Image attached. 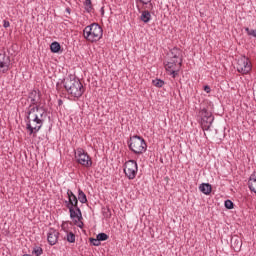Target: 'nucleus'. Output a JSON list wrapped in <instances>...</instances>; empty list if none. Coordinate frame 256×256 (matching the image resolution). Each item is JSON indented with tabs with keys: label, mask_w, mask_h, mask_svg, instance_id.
Returning <instances> with one entry per match:
<instances>
[{
	"label": "nucleus",
	"mask_w": 256,
	"mask_h": 256,
	"mask_svg": "<svg viewBox=\"0 0 256 256\" xmlns=\"http://www.w3.org/2000/svg\"><path fill=\"white\" fill-rule=\"evenodd\" d=\"M25 113V123L28 135L37 137V133L41 131V127H43V124L45 123V108L32 107L26 109Z\"/></svg>",
	"instance_id": "obj_1"
},
{
	"label": "nucleus",
	"mask_w": 256,
	"mask_h": 256,
	"mask_svg": "<svg viewBox=\"0 0 256 256\" xmlns=\"http://www.w3.org/2000/svg\"><path fill=\"white\" fill-rule=\"evenodd\" d=\"M68 200L65 201L67 209H69L70 219H73L74 225L83 229V214L81 208H79V200L77 196L71 190H67Z\"/></svg>",
	"instance_id": "obj_2"
},
{
	"label": "nucleus",
	"mask_w": 256,
	"mask_h": 256,
	"mask_svg": "<svg viewBox=\"0 0 256 256\" xmlns=\"http://www.w3.org/2000/svg\"><path fill=\"white\" fill-rule=\"evenodd\" d=\"M63 85L68 95H71V97H74V99L83 97V94L85 93V88L83 87V84L79 78L71 76L67 77L63 80Z\"/></svg>",
	"instance_id": "obj_3"
},
{
	"label": "nucleus",
	"mask_w": 256,
	"mask_h": 256,
	"mask_svg": "<svg viewBox=\"0 0 256 256\" xmlns=\"http://www.w3.org/2000/svg\"><path fill=\"white\" fill-rule=\"evenodd\" d=\"M83 37L89 43H97L103 39V28L98 23H92L84 28Z\"/></svg>",
	"instance_id": "obj_4"
},
{
	"label": "nucleus",
	"mask_w": 256,
	"mask_h": 256,
	"mask_svg": "<svg viewBox=\"0 0 256 256\" xmlns=\"http://www.w3.org/2000/svg\"><path fill=\"white\" fill-rule=\"evenodd\" d=\"M128 147L135 155H143L147 151V142L143 137L134 135L130 137Z\"/></svg>",
	"instance_id": "obj_5"
},
{
	"label": "nucleus",
	"mask_w": 256,
	"mask_h": 256,
	"mask_svg": "<svg viewBox=\"0 0 256 256\" xmlns=\"http://www.w3.org/2000/svg\"><path fill=\"white\" fill-rule=\"evenodd\" d=\"M75 159L78 165H81L82 167H85L86 169H91L93 167V159L85 151L83 148H77L75 151Z\"/></svg>",
	"instance_id": "obj_6"
},
{
	"label": "nucleus",
	"mask_w": 256,
	"mask_h": 256,
	"mask_svg": "<svg viewBox=\"0 0 256 256\" xmlns=\"http://www.w3.org/2000/svg\"><path fill=\"white\" fill-rule=\"evenodd\" d=\"M164 67L168 75H170L173 79H176L177 77H179V71H181V67H183V63L168 58L164 62Z\"/></svg>",
	"instance_id": "obj_7"
},
{
	"label": "nucleus",
	"mask_w": 256,
	"mask_h": 256,
	"mask_svg": "<svg viewBox=\"0 0 256 256\" xmlns=\"http://www.w3.org/2000/svg\"><path fill=\"white\" fill-rule=\"evenodd\" d=\"M199 117L201 118L200 124L203 131H209L213 125V121H215L213 113H211L206 108H203L199 111Z\"/></svg>",
	"instance_id": "obj_8"
},
{
	"label": "nucleus",
	"mask_w": 256,
	"mask_h": 256,
	"mask_svg": "<svg viewBox=\"0 0 256 256\" xmlns=\"http://www.w3.org/2000/svg\"><path fill=\"white\" fill-rule=\"evenodd\" d=\"M236 69L238 73H241V75H249V73H251V69H253V64L249 58L241 56L237 60Z\"/></svg>",
	"instance_id": "obj_9"
},
{
	"label": "nucleus",
	"mask_w": 256,
	"mask_h": 256,
	"mask_svg": "<svg viewBox=\"0 0 256 256\" xmlns=\"http://www.w3.org/2000/svg\"><path fill=\"white\" fill-rule=\"evenodd\" d=\"M139 171V166L137 165V161L128 160L124 164V175L130 181H133L135 177H137V173Z\"/></svg>",
	"instance_id": "obj_10"
},
{
	"label": "nucleus",
	"mask_w": 256,
	"mask_h": 256,
	"mask_svg": "<svg viewBox=\"0 0 256 256\" xmlns=\"http://www.w3.org/2000/svg\"><path fill=\"white\" fill-rule=\"evenodd\" d=\"M28 101L30 102V105L26 109H31L33 107L43 109V106H41V92H39V90H32L28 95Z\"/></svg>",
	"instance_id": "obj_11"
},
{
	"label": "nucleus",
	"mask_w": 256,
	"mask_h": 256,
	"mask_svg": "<svg viewBox=\"0 0 256 256\" xmlns=\"http://www.w3.org/2000/svg\"><path fill=\"white\" fill-rule=\"evenodd\" d=\"M11 69V58L5 53H0V73H7Z\"/></svg>",
	"instance_id": "obj_12"
},
{
	"label": "nucleus",
	"mask_w": 256,
	"mask_h": 256,
	"mask_svg": "<svg viewBox=\"0 0 256 256\" xmlns=\"http://www.w3.org/2000/svg\"><path fill=\"white\" fill-rule=\"evenodd\" d=\"M168 59H172V61H178V63H183V50L178 47L172 48L168 54Z\"/></svg>",
	"instance_id": "obj_13"
},
{
	"label": "nucleus",
	"mask_w": 256,
	"mask_h": 256,
	"mask_svg": "<svg viewBox=\"0 0 256 256\" xmlns=\"http://www.w3.org/2000/svg\"><path fill=\"white\" fill-rule=\"evenodd\" d=\"M47 241L49 245H57V242L59 241V231H57L55 228H49L47 233Z\"/></svg>",
	"instance_id": "obj_14"
},
{
	"label": "nucleus",
	"mask_w": 256,
	"mask_h": 256,
	"mask_svg": "<svg viewBox=\"0 0 256 256\" xmlns=\"http://www.w3.org/2000/svg\"><path fill=\"white\" fill-rule=\"evenodd\" d=\"M243 247V240L237 235L233 236L231 238V248L235 253H239L241 251V248Z\"/></svg>",
	"instance_id": "obj_15"
},
{
	"label": "nucleus",
	"mask_w": 256,
	"mask_h": 256,
	"mask_svg": "<svg viewBox=\"0 0 256 256\" xmlns=\"http://www.w3.org/2000/svg\"><path fill=\"white\" fill-rule=\"evenodd\" d=\"M248 188L252 193H256V171H254L249 177Z\"/></svg>",
	"instance_id": "obj_16"
},
{
	"label": "nucleus",
	"mask_w": 256,
	"mask_h": 256,
	"mask_svg": "<svg viewBox=\"0 0 256 256\" xmlns=\"http://www.w3.org/2000/svg\"><path fill=\"white\" fill-rule=\"evenodd\" d=\"M199 189L204 195H211V191H213V187L209 183L200 184Z\"/></svg>",
	"instance_id": "obj_17"
},
{
	"label": "nucleus",
	"mask_w": 256,
	"mask_h": 256,
	"mask_svg": "<svg viewBox=\"0 0 256 256\" xmlns=\"http://www.w3.org/2000/svg\"><path fill=\"white\" fill-rule=\"evenodd\" d=\"M140 21L143 23H149V21H151V12H149V10L142 11Z\"/></svg>",
	"instance_id": "obj_18"
},
{
	"label": "nucleus",
	"mask_w": 256,
	"mask_h": 256,
	"mask_svg": "<svg viewBox=\"0 0 256 256\" xmlns=\"http://www.w3.org/2000/svg\"><path fill=\"white\" fill-rule=\"evenodd\" d=\"M78 201H80L82 204L87 203V195L85 192H83V190H81V188L78 189Z\"/></svg>",
	"instance_id": "obj_19"
},
{
	"label": "nucleus",
	"mask_w": 256,
	"mask_h": 256,
	"mask_svg": "<svg viewBox=\"0 0 256 256\" xmlns=\"http://www.w3.org/2000/svg\"><path fill=\"white\" fill-rule=\"evenodd\" d=\"M50 50L52 53H59V51H61V44H59V42H53L50 45Z\"/></svg>",
	"instance_id": "obj_20"
},
{
	"label": "nucleus",
	"mask_w": 256,
	"mask_h": 256,
	"mask_svg": "<svg viewBox=\"0 0 256 256\" xmlns=\"http://www.w3.org/2000/svg\"><path fill=\"white\" fill-rule=\"evenodd\" d=\"M84 9L87 13H91V11H93V4L91 0H85Z\"/></svg>",
	"instance_id": "obj_21"
},
{
	"label": "nucleus",
	"mask_w": 256,
	"mask_h": 256,
	"mask_svg": "<svg viewBox=\"0 0 256 256\" xmlns=\"http://www.w3.org/2000/svg\"><path fill=\"white\" fill-rule=\"evenodd\" d=\"M152 84L154 85V87H158L159 89H161V87H163V85H165V81H163L161 79H155L152 81Z\"/></svg>",
	"instance_id": "obj_22"
},
{
	"label": "nucleus",
	"mask_w": 256,
	"mask_h": 256,
	"mask_svg": "<svg viewBox=\"0 0 256 256\" xmlns=\"http://www.w3.org/2000/svg\"><path fill=\"white\" fill-rule=\"evenodd\" d=\"M67 236H66V240L68 241V243H75V234L73 232H66Z\"/></svg>",
	"instance_id": "obj_23"
},
{
	"label": "nucleus",
	"mask_w": 256,
	"mask_h": 256,
	"mask_svg": "<svg viewBox=\"0 0 256 256\" xmlns=\"http://www.w3.org/2000/svg\"><path fill=\"white\" fill-rule=\"evenodd\" d=\"M32 253H33L35 256L43 255V248H41L40 246H36V247L33 248Z\"/></svg>",
	"instance_id": "obj_24"
},
{
	"label": "nucleus",
	"mask_w": 256,
	"mask_h": 256,
	"mask_svg": "<svg viewBox=\"0 0 256 256\" xmlns=\"http://www.w3.org/2000/svg\"><path fill=\"white\" fill-rule=\"evenodd\" d=\"M97 239L98 241H107V239H109V235H107L106 233H99L97 235Z\"/></svg>",
	"instance_id": "obj_25"
},
{
	"label": "nucleus",
	"mask_w": 256,
	"mask_h": 256,
	"mask_svg": "<svg viewBox=\"0 0 256 256\" xmlns=\"http://www.w3.org/2000/svg\"><path fill=\"white\" fill-rule=\"evenodd\" d=\"M141 5H149L150 9H153V0H138Z\"/></svg>",
	"instance_id": "obj_26"
},
{
	"label": "nucleus",
	"mask_w": 256,
	"mask_h": 256,
	"mask_svg": "<svg viewBox=\"0 0 256 256\" xmlns=\"http://www.w3.org/2000/svg\"><path fill=\"white\" fill-rule=\"evenodd\" d=\"M245 32L247 35H249V37H256V30L245 28Z\"/></svg>",
	"instance_id": "obj_27"
},
{
	"label": "nucleus",
	"mask_w": 256,
	"mask_h": 256,
	"mask_svg": "<svg viewBox=\"0 0 256 256\" xmlns=\"http://www.w3.org/2000/svg\"><path fill=\"white\" fill-rule=\"evenodd\" d=\"M61 229L62 231H64V233H69V222H63L61 225Z\"/></svg>",
	"instance_id": "obj_28"
},
{
	"label": "nucleus",
	"mask_w": 256,
	"mask_h": 256,
	"mask_svg": "<svg viewBox=\"0 0 256 256\" xmlns=\"http://www.w3.org/2000/svg\"><path fill=\"white\" fill-rule=\"evenodd\" d=\"M224 205H225L226 209H233V207H234L233 201H231V200H226L224 202Z\"/></svg>",
	"instance_id": "obj_29"
},
{
	"label": "nucleus",
	"mask_w": 256,
	"mask_h": 256,
	"mask_svg": "<svg viewBox=\"0 0 256 256\" xmlns=\"http://www.w3.org/2000/svg\"><path fill=\"white\" fill-rule=\"evenodd\" d=\"M91 241L95 247H99V245H101V240H99V238L92 239Z\"/></svg>",
	"instance_id": "obj_30"
},
{
	"label": "nucleus",
	"mask_w": 256,
	"mask_h": 256,
	"mask_svg": "<svg viewBox=\"0 0 256 256\" xmlns=\"http://www.w3.org/2000/svg\"><path fill=\"white\" fill-rule=\"evenodd\" d=\"M3 27L7 29L8 27H11V23L8 20H3Z\"/></svg>",
	"instance_id": "obj_31"
},
{
	"label": "nucleus",
	"mask_w": 256,
	"mask_h": 256,
	"mask_svg": "<svg viewBox=\"0 0 256 256\" xmlns=\"http://www.w3.org/2000/svg\"><path fill=\"white\" fill-rule=\"evenodd\" d=\"M204 91L206 93H211V87L209 85L204 86Z\"/></svg>",
	"instance_id": "obj_32"
},
{
	"label": "nucleus",
	"mask_w": 256,
	"mask_h": 256,
	"mask_svg": "<svg viewBox=\"0 0 256 256\" xmlns=\"http://www.w3.org/2000/svg\"><path fill=\"white\" fill-rule=\"evenodd\" d=\"M58 105L59 106L63 105V100H58Z\"/></svg>",
	"instance_id": "obj_33"
}]
</instances>
